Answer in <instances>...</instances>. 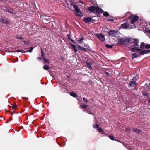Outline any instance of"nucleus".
<instances>
[{"label": "nucleus", "mask_w": 150, "mask_h": 150, "mask_svg": "<svg viewBox=\"0 0 150 150\" xmlns=\"http://www.w3.org/2000/svg\"><path fill=\"white\" fill-rule=\"evenodd\" d=\"M65 0V6H67V7L69 9H71V6H73L74 8V11L75 13L77 16H83L82 12L80 11V9L77 6L75 3L72 1H67Z\"/></svg>", "instance_id": "nucleus-1"}, {"label": "nucleus", "mask_w": 150, "mask_h": 150, "mask_svg": "<svg viewBox=\"0 0 150 150\" xmlns=\"http://www.w3.org/2000/svg\"><path fill=\"white\" fill-rule=\"evenodd\" d=\"M128 44L129 45H131V47L132 51L135 52V51L137 49L139 46V41L136 39H134L132 38L129 39L128 40Z\"/></svg>", "instance_id": "nucleus-2"}, {"label": "nucleus", "mask_w": 150, "mask_h": 150, "mask_svg": "<svg viewBox=\"0 0 150 150\" xmlns=\"http://www.w3.org/2000/svg\"><path fill=\"white\" fill-rule=\"evenodd\" d=\"M136 27V25H131L130 23L128 24L127 23H124L122 24L121 25V27L124 29H130L135 28Z\"/></svg>", "instance_id": "nucleus-3"}, {"label": "nucleus", "mask_w": 150, "mask_h": 150, "mask_svg": "<svg viewBox=\"0 0 150 150\" xmlns=\"http://www.w3.org/2000/svg\"><path fill=\"white\" fill-rule=\"evenodd\" d=\"M139 19L138 17L136 15H131L129 18V19L130 20V24L131 25H135L134 24V23L137 21Z\"/></svg>", "instance_id": "nucleus-4"}, {"label": "nucleus", "mask_w": 150, "mask_h": 150, "mask_svg": "<svg viewBox=\"0 0 150 150\" xmlns=\"http://www.w3.org/2000/svg\"><path fill=\"white\" fill-rule=\"evenodd\" d=\"M137 79L136 77H134L132 80L130 81L129 82V86L131 87H134L136 85V81Z\"/></svg>", "instance_id": "nucleus-5"}, {"label": "nucleus", "mask_w": 150, "mask_h": 150, "mask_svg": "<svg viewBox=\"0 0 150 150\" xmlns=\"http://www.w3.org/2000/svg\"><path fill=\"white\" fill-rule=\"evenodd\" d=\"M92 110V108L91 107H89L85 105V112L86 111L88 113L91 114L93 113Z\"/></svg>", "instance_id": "nucleus-6"}, {"label": "nucleus", "mask_w": 150, "mask_h": 150, "mask_svg": "<svg viewBox=\"0 0 150 150\" xmlns=\"http://www.w3.org/2000/svg\"><path fill=\"white\" fill-rule=\"evenodd\" d=\"M136 50L140 52L139 54L140 55H142L148 53L150 52V50H143L138 49H137Z\"/></svg>", "instance_id": "nucleus-7"}, {"label": "nucleus", "mask_w": 150, "mask_h": 150, "mask_svg": "<svg viewBox=\"0 0 150 150\" xmlns=\"http://www.w3.org/2000/svg\"><path fill=\"white\" fill-rule=\"evenodd\" d=\"M49 19L50 17L49 16L44 15L43 16L42 21L45 23H48Z\"/></svg>", "instance_id": "nucleus-8"}, {"label": "nucleus", "mask_w": 150, "mask_h": 150, "mask_svg": "<svg viewBox=\"0 0 150 150\" xmlns=\"http://www.w3.org/2000/svg\"><path fill=\"white\" fill-rule=\"evenodd\" d=\"M96 36L101 41L104 42L105 41V38L104 35L100 34H96Z\"/></svg>", "instance_id": "nucleus-9"}, {"label": "nucleus", "mask_w": 150, "mask_h": 150, "mask_svg": "<svg viewBox=\"0 0 150 150\" xmlns=\"http://www.w3.org/2000/svg\"><path fill=\"white\" fill-rule=\"evenodd\" d=\"M129 39H124L122 38H119L118 39V41L121 44H123L126 42H128V40Z\"/></svg>", "instance_id": "nucleus-10"}, {"label": "nucleus", "mask_w": 150, "mask_h": 150, "mask_svg": "<svg viewBox=\"0 0 150 150\" xmlns=\"http://www.w3.org/2000/svg\"><path fill=\"white\" fill-rule=\"evenodd\" d=\"M96 7L93 6H91L88 8V10L90 12H93L95 13Z\"/></svg>", "instance_id": "nucleus-11"}, {"label": "nucleus", "mask_w": 150, "mask_h": 150, "mask_svg": "<svg viewBox=\"0 0 150 150\" xmlns=\"http://www.w3.org/2000/svg\"><path fill=\"white\" fill-rule=\"evenodd\" d=\"M117 33L114 30L110 31L108 33L109 34L113 37L116 36Z\"/></svg>", "instance_id": "nucleus-12"}, {"label": "nucleus", "mask_w": 150, "mask_h": 150, "mask_svg": "<svg viewBox=\"0 0 150 150\" xmlns=\"http://www.w3.org/2000/svg\"><path fill=\"white\" fill-rule=\"evenodd\" d=\"M95 12L98 14H100L103 13V11L99 7H96Z\"/></svg>", "instance_id": "nucleus-13"}, {"label": "nucleus", "mask_w": 150, "mask_h": 150, "mask_svg": "<svg viewBox=\"0 0 150 150\" xmlns=\"http://www.w3.org/2000/svg\"><path fill=\"white\" fill-rule=\"evenodd\" d=\"M92 18L90 17L85 18V22L89 23L91 21Z\"/></svg>", "instance_id": "nucleus-14"}, {"label": "nucleus", "mask_w": 150, "mask_h": 150, "mask_svg": "<svg viewBox=\"0 0 150 150\" xmlns=\"http://www.w3.org/2000/svg\"><path fill=\"white\" fill-rule=\"evenodd\" d=\"M87 65L88 67L90 69H92L91 67V62H87Z\"/></svg>", "instance_id": "nucleus-15"}, {"label": "nucleus", "mask_w": 150, "mask_h": 150, "mask_svg": "<svg viewBox=\"0 0 150 150\" xmlns=\"http://www.w3.org/2000/svg\"><path fill=\"white\" fill-rule=\"evenodd\" d=\"M7 11L8 13L12 14H13L15 13V11L11 8L8 9L7 10Z\"/></svg>", "instance_id": "nucleus-16"}, {"label": "nucleus", "mask_w": 150, "mask_h": 150, "mask_svg": "<svg viewBox=\"0 0 150 150\" xmlns=\"http://www.w3.org/2000/svg\"><path fill=\"white\" fill-rule=\"evenodd\" d=\"M132 130L134 132H135L138 133H139L141 132V131L139 129H135L133 128L132 129Z\"/></svg>", "instance_id": "nucleus-17"}, {"label": "nucleus", "mask_w": 150, "mask_h": 150, "mask_svg": "<svg viewBox=\"0 0 150 150\" xmlns=\"http://www.w3.org/2000/svg\"><path fill=\"white\" fill-rule=\"evenodd\" d=\"M83 38L82 37L81 39L77 40V43H81L83 42Z\"/></svg>", "instance_id": "nucleus-18"}, {"label": "nucleus", "mask_w": 150, "mask_h": 150, "mask_svg": "<svg viewBox=\"0 0 150 150\" xmlns=\"http://www.w3.org/2000/svg\"><path fill=\"white\" fill-rule=\"evenodd\" d=\"M132 58H135L137 57H138V54H137L136 53H132Z\"/></svg>", "instance_id": "nucleus-19"}, {"label": "nucleus", "mask_w": 150, "mask_h": 150, "mask_svg": "<svg viewBox=\"0 0 150 150\" xmlns=\"http://www.w3.org/2000/svg\"><path fill=\"white\" fill-rule=\"evenodd\" d=\"M70 94L71 96H72L74 97H76L77 96V95H76V93L74 92H71L70 93Z\"/></svg>", "instance_id": "nucleus-20"}, {"label": "nucleus", "mask_w": 150, "mask_h": 150, "mask_svg": "<svg viewBox=\"0 0 150 150\" xmlns=\"http://www.w3.org/2000/svg\"><path fill=\"white\" fill-rule=\"evenodd\" d=\"M93 126L94 128L98 129V128L99 127V125L98 124H93Z\"/></svg>", "instance_id": "nucleus-21"}, {"label": "nucleus", "mask_w": 150, "mask_h": 150, "mask_svg": "<svg viewBox=\"0 0 150 150\" xmlns=\"http://www.w3.org/2000/svg\"><path fill=\"white\" fill-rule=\"evenodd\" d=\"M43 68L44 70H47L49 69V67L48 65H45L43 67Z\"/></svg>", "instance_id": "nucleus-22"}, {"label": "nucleus", "mask_w": 150, "mask_h": 150, "mask_svg": "<svg viewBox=\"0 0 150 150\" xmlns=\"http://www.w3.org/2000/svg\"><path fill=\"white\" fill-rule=\"evenodd\" d=\"M145 46L144 43L142 42L140 45V47L142 49H144L145 48Z\"/></svg>", "instance_id": "nucleus-23"}, {"label": "nucleus", "mask_w": 150, "mask_h": 150, "mask_svg": "<svg viewBox=\"0 0 150 150\" xmlns=\"http://www.w3.org/2000/svg\"><path fill=\"white\" fill-rule=\"evenodd\" d=\"M105 46L108 48H111L113 47L112 45H110L108 44H106L105 45Z\"/></svg>", "instance_id": "nucleus-24"}, {"label": "nucleus", "mask_w": 150, "mask_h": 150, "mask_svg": "<svg viewBox=\"0 0 150 150\" xmlns=\"http://www.w3.org/2000/svg\"><path fill=\"white\" fill-rule=\"evenodd\" d=\"M97 130L98 131V132L100 133H103V130L100 127H98V129H97Z\"/></svg>", "instance_id": "nucleus-25"}, {"label": "nucleus", "mask_w": 150, "mask_h": 150, "mask_svg": "<svg viewBox=\"0 0 150 150\" xmlns=\"http://www.w3.org/2000/svg\"><path fill=\"white\" fill-rule=\"evenodd\" d=\"M32 28L34 29L35 30H37L38 28V27L37 25H34L33 26Z\"/></svg>", "instance_id": "nucleus-26"}, {"label": "nucleus", "mask_w": 150, "mask_h": 150, "mask_svg": "<svg viewBox=\"0 0 150 150\" xmlns=\"http://www.w3.org/2000/svg\"><path fill=\"white\" fill-rule=\"evenodd\" d=\"M16 52H25V51L24 50H16L15 51Z\"/></svg>", "instance_id": "nucleus-27"}, {"label": "nucleus", "mask_w": 150, "mask_h": 150, "mask_svg": "<svg viewBox=\"0 0 150 150\" xmlns=\"http://www.w3.org/2000/svg\"><path fill=\"white\" fill-rule=\"evenodd\" d=\"M145 31L148 33H150V29L148 28H146L145 29Z\"/></svg>", "instance_id": "nucleus-28"}, {"label": "nucleus", "mask_w": 150, "mask_h": 150, "mask_svg": "<svg viewBox=\"0 0 150 150\" xmlns=\"http://www.w3.org/2000/svg\"><path fill=\"white\" fill-rule=\"evenodd\" d=\"M103 15L105 17L108 16H109V14L108 12H106L103 13Z\"/></svg>", "instance_id": "nucleus-29"}, {"label": "nucleus", "mask_w": 150, "mask_h": 150, "mask_svg": "<svg viewBox=\"0 0 150 150\" xmlns=\"http://www.w3.org/2000/svg\"><path fill=\"white\" fill-rule=\"evenodd\" d=\"M145 48L146 49L150 48V44H147L145 46Z\"/></svg>", "instance_id": "nucleus-30"}, {"label": "nucleus", "mask_w": 150, "mask_h": 150, "mask_svg": "<svg viewBox=\"0 0 150 150\" xmlns=\"http://www.w3.org/2000/svg\"><path fill=\"white\" fill-rule=\"evenodd\" d=\"M68 37L69 38V39L70 40H71V41H72V42H73L74 43H76V42L74 41V40H72L70 38V35H68Z\"/></svg>", "instance_id": "nucleus-31"}, {"label": "nucleus", "mask_w": 150, "mask_h": 150, "mask_svg": "<svg viewBox=\"0 0 150 150\" xmlns=\"http://www.w3.org/2000/svg\"><path fill=\"white\" fill-rule=\"evenodd\" d=\"M109 138L111 140H114V137L112 135H110L109 136Z\"/></svg>", "instance_id": "nucleus-32"}, {"label": "nucleus", "mask_w": 150, "mask_h": 150, "mask_svg": "<svg viewBox=\"0 0 150 150\" xmlns=\"http://www.w3.org/2000/svg\"><path fill=\"white\" fill-rule=\"evenodd\" d=\"M146 88L147 90L150 89V83H149L148 85H146Z\"/></svg>", "instance_id": "nucleus-33"}, {"label": "nucleus", "mask_w": 150, "mask_h": 150, "mask_svg": "<svg viewBox=\"0 0 150 150\" xmlns=\"http://www.w3.org/2000/svg\"><path fill=\"white\" fill-rule=\"evenodd\" d=\"M2 21L6 24H7L8 23L7 21L5 19H2Z\"/></svg>", "instance_id": "nucleus-34"}, {"label": "nucleus", "mask_w": 150, "mask_h": 150, "mask_svg": "<svg viewBox=\"0 0 150 150\" xmlns=\"http://www.w3.org/2000/svg\"><path fill=\"white\" fill-rule=\"evenodd\" d=\"M71 46L74 48V50H75V51H76V46L75 45L72 44H71Z\"/></svg>", "instance_id": "nucleus-35"}, {"label": "nucleus", "mask_w": 150, "mask_h": 150, "mask_svg": "<svg viewBox=\"0 0 150 150\" xmlns=\"http://www.w3.org/2000/svg\"><path fill=\"white\" fill-rule=\"evenodd\" d=\"M33 49V48L32 47H31L30 49L29 50V51H25V52H31Z\"/></svg>", "instance_id": "nucleus-36"}, {"label": "nucleus", "mask_w": 150, "mask_h": 150, "mask_svg": "<svg viewBox=\"0 0 150 150\" xmlns=\"http://www.w3.org/2000/svg\"><path fill=\"white\" fill-rule=\"evenodd\" d=\"M16 38L17 39H23V38L21 37H19V36H17L16 37Z\"/></svg>", "instance_id": "nucleus-37"}, {"label": "nucleus", "mask_w": 150, "mask_h": 150, "mask_svg": "<svg viewBox=\"0 0 150 150\" xmlns=\"http://www.w3.org/2000/svg\"><path fill=\"white\" fill-rule=\"evenodd\" d=\"M16 107V105H12L11 106V107L13 109H15Z\"/></svg>", "instance_id": "nucleus-38"}, {"label": "nucleus", "mask_w": 150, "mask_h": 150, "mask_svg": "<svg viewBox=\"0 0 150 150\" xmlns=\"http://www.w3.org/2000/svg\"><path fill=\"white\" fill-rule=\"evenodd\" d=\"M44 61H45V62H49L48 60V59H46L45 58L44 59Z\"/></svg>", "instance_id": "nucleus-39"}, {"label": "nucleus", "mask_w": 150, "mask_h": 150, "mask_svg": "<svg viewBox=\"0 0 150 150\" xmlns=\"http://www.w3.org/2000/svg\"><path fill=\"white\" fill-rule=\"evenodd\" d=\"M23 42L25 43V44L26 45L29 44V42L27 41H23Z\"/></svg>", "instance_id": "nucleus-40"}, {"label": "nucleus", "mask_w": 150, "mask_h": 150, "mask_svg": "<svg viewBox=\"0 0 150 150\" xmlns=\"http://www.w3.org/2000/svg\"><path fill=\"white\" fill-rule=\"evenodd\" d=\"M41 53L42 54H43V50L42 49H41Z\"/></svg>", "instance_id": "nucleus-41"}, {"label": "nucleus", "mask_w": 150, "mask_h": 150, "mask_svg": "<svg viewBox=\"0 0 150 150\" xmlns=\"http://www.w3.org/2000/svg\"><path fill=\"white\" fill-rule=\"evenodd\" d=\"M81 108H82L83 109L84 108V105H81Z\"/></svg>", "instance_id": "nucleus-42"}, {"label": "nucleus", "mask_w": 150, "mask_h": 150, "mask_svg": "<svg viewBox=\"0 0 150 150\" xmlns=\"http://www.w3.org/2000/svg\"><path fill=\"white\" fill-rule=\"evenodd\" d=\"M40 61L41 60V58L40 57H38L37 58Z\"/></svg>", "instance_id": "nucleus-43"}, {"label": "nucleus", "mask_w": 150, "mask_h": 150, "mask_svg": "<svg viewBox=\"0 0 150 150\" xmlns=\"http://www.w3.org/2000/svg\"><path fill=\"white\" fill-rule=\"evenodd\" d=\"M105 73L107 75H109V73L108 72H105Z\"/></svg>", "instance_id": "nucleus-44"}, {"label": "nucleus", "mask_w": 150, "mask_h": 150, "mask_svg": "<svg viewBox=\"0 0 150 150\" xmlns=\"http://www.w3.org/2000/svg\"><path fill=\"white\" fill-rule=\"evenodd\" d=\"M42 57L43 58V59L45 58L44 54H42Z\"/></svg>", "instance_id": "nucleus-45"}, {"label": "nucleus", "mask_w": 150, "mask_h": 150, "mask_svg": "<svg viewBox=\"0 0 150 150\" xmlns=\"http://www.w3.org/2000/svg\"><path fill=\"white\" fill-rule=\"evenodd\" d=\"M148 102L149 104H150V98L148 100Z\"/></svg>", "instance_id": "nucleus-46"}, {"label": "nucleus", "mask_w": 150, "mask_h": 150, "mask_svg": "<svg viewBox=\"0 0 150 150\" xmlns=\"http://www.w3.org/2000/svg\"><path fill=\"white\" fill-rule=\"evenodd\" d=\"M12 120V118L11 117H10V118H9V121H11V120Z\"/></svg>", "instance_id": "nucleus-47"}, {"label": "nucleus", "mask_w": 150, "mask_h": 150, "mask_svg": "<svg viewBox=\"0 0 150 150\" xmlns=\"http://www.w3.org/2000/svg\"><path fill=\"white\" fill-rule=\"evenodd\" d=\"M110 21H114V19H109V20Z\"/></svg>", "instance_id": "nucleus-48"}, {"label": "nucleus", "mask_w": 150, "mask_h": 150, "mask_svg": "<svg viewBox=\"0 0 150 150\" xmlns=\"http://www.w3.org/2000/svg\"><path fill=\"white\" fill-rule=\"evenodd\" d=\"M126 132H128V131L129 130H128V129H126Z\"/></svg>", "instance_id": "nucleus-49"}, {"label": "nucleus", "mask_w": 150, "mask_h": 150, "mask_svg": "<svg viewBox=\"0 0 150 150\" xmlns=\"http://www.w3.org/2000/svg\"><path fill=\"white\" fill-rule=\"evenodd\" d=\"M79 2L80 3H82V2L81 1H80Z\"/></svg>", "instance_id": "nucleus-50"}, {"label": "nucleus", "mask_w": 150, "mask_h": 150, "mask_svg": "<svg viewBox=\"0 0 150 150\" xmlns=\"http://www.w3.org/2000/svg\"><path fill=\"white\" fill-rule=\"evenodd\" d=\"M85 102H87V101L85 99Z\"/></svg>", "instance_id": "nucleus-51"}, {"label": "nucleus", "mask_w": 150, "mask_h": 150, "mask_svg": "<svg viewBox=\"0 0 150 150\" xmlns=\"http://www.w3.org/2000/svg\"><path fill=\"white\" fill-rule=\"evenodd\" d=\"M17 120L18 121V117H17Z\"/></svg>", "instance_id": "nucleus-52"}, {"label": "nucleus", "mask_w": 150, "mask_h": 150, "mask_svg": "<svg viewBox=\"0 0 150 150\" xmlns=\"http://www.w3.org/2000/svg\"><path fill=\"white\" fill-rule=\"evenodd\" d=\"M83 100L84 101V97H83Z\"/></svg>", "instance_id": "nucleus-53"}]
</instances>
